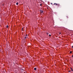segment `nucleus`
Here are the masks:
<instances>
[{
	"label": "nucleus",
	"mask_w": 73,
	"mask_h": 73,
	"mask_svg": "<svg viewBox=\"0 0 73 73\" xmlns=\"http://www.w3.org/2000/svg\"><path fill=\"white\" fill-rule=\"evenodd\" d=\"M40 12L41 13H43V11H42L41 10H40Z\"/></svg>",
	"instance_id": "1"
},
{
	"label": "nucleus",
	"mask_w": 73,
	"mask_h": 73,
	"mask_svg": "<svg viewBox=\"0 0 73 73\" xmlns=\"http://www.w3.org/2000/svg\"><path fill=\"white\" fill-rule=\"evenodd\" d=\"M36 68H34V70H36Z\"/></svg>",
	"instance_id": "2"
},
{
	"label": "nucleus",
	"mask_w": 73,
	"mask_h": 73,
	"mask_svg": "<svg viewBox=\"0 0 73 73\" xmlns=\"http://www.w3.org/2000/svg\"><path fill=\"white\" fill-rule=\"evenodd\" d=\"M25 37H26V38H27L28 37V35H26Z\"/></svg>",
	"instance_id": "3"
},
{
	"label": "nucleus",
	"mask_w": 73,
	"mask_h": 73,
	"mask_svg": "<svg viewBox=\"0 0 73 73\" xmlns=\"http://www.w3.org/2000/svg\"><path fill=\"white\" fill-rule=\"evenodd\" d=\"M16 5H18V4H19V3H17L16 4Z\"/></svg>",
	"instance_id": "4"
},
{
	"label": "nucleus",
	"mask_w": 73,
	"mask_h": 73,
	"mask_svg": "<svg viewBox=\"0 0 73 73\" xmlns=\"http://www.w3.org/2000/svg\"><path fill=\"white\" fill-rule=\"evenodd\" d=\"M7 28H8V25H7Z\"/></svg>",
	"instance_id": "5"
},
{
	"label": "nucleus",
	"mask_w": 73,
	"mask_h": 73,
	"mask_svg": "<svg viewBox=\"0 0 73 73\" xmlns=\"http://www.w3.org/2000/svg\"><path fill=\"white\" fill-rule=\"evenodd\" d=\"M58 7H59V6H60V4H58Z\"/></svg>",
	"instance_id": "6"
},
{
	"label": "nucleus",
	"mask_w": 73,
	"mask_h": 73,
	"mask_svg": "<svg viewBox=\"0 0 73 73\" xmlns=\"http://www.w3.org/2000/svg\"><path fill=\"white\" fill-rule=\"evenodd\" d=\"M71 69L72 71H73V70L72 69V68H70Z\"/></svg>",
	"instance_id": "7"
},
{
	"label": "nucleus",
	"mask_w": 73,
	"mask_h": 73,
	"mask_svg": "<svg viewBox=\"0 0 73 73\" xmlns=\"http://www.w3.org/2000/svg\"><path fill=\"white\" fill-rule=\"evenodd\" d=\"M72 53V52L71 51L70 52V53Z\"/></svg>",
	"instance_id": "8"
},
{
	"label": "nucleus",
	"mask_w": 73,
	"mask_h": 73,
	"mask_svg": "<svg viewBox=\"0 0 73 73\" xmlns=\"http://www.w3.org/2000/svg\"><path fill=\"white\" fill-rule=\"evenodd\" d=\"M56 5H58V4L57 3H56Z\"/></svg>",
	"instance_id": "9"
},
{
	"label": "nucleus",
	"mask_w": 73,
	"mask_h": 73,
	"mask_svg": "<svg viewBox=\"0 0 73 73\" xmlns=\"http://www.w3.org/2000/svg\"><path fill=\"white\" fill-rule=\"evenodd\" d=\"M40 6H41L42 5V4H40Z\"/></svg>",
	"instance_id": "10"
},
{
	"label": "nucleus",
	"mask_w": 73,
	"mask_h": 73,
	"mask_svg": "<svg viewBox=\"0 0 73 73\" xmlns=\"http://www.w3.org/2000/svg\"><path fill=\"white\" fill-rule=\"evenodd\" d=\"M49 36H51V35H49Z\"/></svg>",
	"instance_id": "11"
},
{
	"label": "nucleus",
	"mask_w": 73,
	"mask_h": 73,
	"mask_svg": "<svg viewBox=\"0 0 73 73\" xmlns=\"http://www.w3.org/2000/svg\"><path fill=\"white\" fill-rule=\"evenodd\" d=\"M25 39H26V38H27L26 37V36L25 37Z\"/></svg>",
	"instance_id": "12"
},
{
	"label": "nucleus",
	"mask_w": 73,
	"mask_h": 73,
	"mask_svg": "<svg viewBox=\"0 0 73 73\" xmlns=\"http://www.w3.org/2000/svg\"><path fill=\"white\" fill-rule=\"evenodd\" d=\"M68 72H71V71L70 70V71H68Z\"/></svg>",
	"instance_id": "13"
},
{
	"label": "nucleus",
	"mask_w": 73,
	"mask_h": 73,
	"mask_svg": "<svg viewBox=\"0 0 73 73\" xmlns=\"http://www.w3.org/2000/svg\"><path fill=\"white\" fill-rule=\"evenodd\" d=\"M23 28H22V31H23Z\"/></svg>",
	"instance_id": "14"
},
{
	"label": "nucleus",
	"mask_w": 73,
	"mask_h": 73,
	"mask_svg": "<svg viewBox=\"0 0 73 73\" xmlns=\"http://www.w3.org/2000/svg\"><path fill=\"white\" fill-rule=\"evenodd\" d=\"M55 4H56L55 3H54V5H55Z\"/></svg>",
	"instance_id": "15"
},
{
	"label": "nucleus",
	"mask_w": 73,
	"mask_h": 73,
	"mask_svg": "<svg viewBox=\"0 0 73 73\" xmlns=\"http://www.w3.org/2000/svg\"><path fill=\"white\" fill-rule=\"evenodd\" d=\"M59 34H61V33H60Z\"/></svg>",
	"instance_id": "16"
},
{
	"label": "nucleus",
	"mask_w": 73,
	"mask_h": 73,
	"mask_svg": "<svg viewBox=\"0 0 73 73\" xmlns=\"http://www.w3.org/2000/svg\"><path fill=\"white\" fill-rule=\"evenodd\" d=\"M51 5L53 4V3H51Z\"/></svg>",
	"instance_id": "17"
},
{
	"label": "nucleus",
	"mask_w": 73,
	"mask_h": 73,
	"mask_svg": "<svg viewBox=\"0 0 73 73\" xmlns=\"http://www.w3.org/2000/svg\"><path fill=\"white\" fill-rule=\"evenodd\" d=\"M67 18H68V16H67Z\"/></svg>",
	"instance_id": "18"
},
{
	"label": "nucleus",
	"mask_w": 73,
	"mask_h": 73,
	"mask_svg": "<svg viewBox=\"0 0 73 73\" xmlns=\"http://www.w3.org/2000/svg\"><path fill=\"white\" fill-rule=\"evenodd\" d=\"M4 5V4L3 5V6Z\"/></svg>",
	"instance_id": "19"
},
{
	"label": "nucleus",
	"mask_w": 73,
	"mask_h": 73,
	"mask_svg": "<svg viewBox=\"0 0 73 73\" xmlns=\"http://www.w3.org/2000/svg\"><path fill=\"white\" fill-rule=\"evenodd\" d=\"M47 35H48V33H47Z\"/></svg>",
	"instance_id": "20"
}]
</instances>
